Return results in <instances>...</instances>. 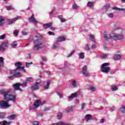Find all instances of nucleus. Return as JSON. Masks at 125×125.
<instances>
[{
  "mask_svg": "<svg viewBox=\"0 0 125 125\" xmlns=\"http://www.w3.org/2000/svg\"><path fill=\"white\" fill-rule=\"evenodd\" d=\"M0 93L2 95L4 100L0 101V107L1 109H7L10 107L8 104L9 101L16 102V96L12 95L10 90L2 89L0 90Z\"/></svg>",
  "mask_w": 125,
  "mask_h": 125,
  "instance_id": "obj_1",
  "label": "nucleus"
},
{
  "mask_svg": "<svg viewBox=\"0 0 125 125\" xmlns=\"http://www.w3.org/2000/svg\"><path fill=\"white\" fill-rule=\"evenodd\" d=\"M35 38L36 40L34 42L33 50L35 51H38L40 49L44 47V44L40 41V40H42V36L40 34L35 36Z\"/></svg>",
  "mask_w": 125,
  "mask_h": 125,
  "instance_id": "obj_2",
  "label": "nucleus"
},
{
  "mask_svg": "<svg viewBox=\"0 0 125 125\" xmlns=\"http://www.w3.org/2000/svg\"><path fill=\"white\" fill-rule=\"evenodd\" d=\"M118 32H120V34L113 33L112 36H113V40L115 41H118L120 40L124 39V34H123V29L120 28L118 30Z\"/></svg>",
  "mask_w": 125,
  "mask_h": 125,
  "instance_id": "obj_3",
  "label": "nucleus"
},
{
  "mask_svg": "<svg viewBox=\"0 0 125 125\" xmlns=\"http://www.w3.org/2000/svg\"><path fill=\"white\" fill-rule=\"evenodd\" d=\"M110 65V63L109 62H105L102 65V67L101 68V70L103 73H104V74H108L109 73V71H110V67H109V66Z\"/></svg>",
  "mask_w": 125,
  "mask_h": 125,
  "instance_id": "obj_4",
  "label": "nucleus"
},
{
  "mask_svg": "<svg viewBox=\"0 0 125 125\" xmlns=\"http://www.w3.org/2000/svg\"><path fill=\"white\" fill-rule=\"evenodd\" d=\"M15 66L16 67H17L16 68V70H19L20 71H21V72H23V73H26V69H24V66H22V63L20 62H16L15 63Z\"/></svg>",
  "mask_w": 125,
  "mask_h": 125,
  "instance_id": "obj_5",
  "label": "nucleus"
},
{
  "mask_svg": "<svg viewBox=\"0 0 125 125\" xmlns=\"http://www.w3.org/2000/svg\"><path fill=\"white\" fill-rule=\"evenodd\" d=\"M113 33H111L109 34L107 32H104V38L105 41H109V40H114V36H113Z\"/></svg>",
  "mask_w": 125,
  "mask_h": 125,
  "instance_id": "obj_6",
  "label": "nucleus"
},
{
  "mask_svg": "<svg viewBox=\"0 0 125 125\" xmlns=\"http://www.w3.org/2000/svg\"><path fill=\"white\" fill-rule=\"evenodd\" d=\"M46 103V101H43L42 102L40 100H36L34 103V106H35V108H38V107H40L41 105H43L44 104H45Z\"/></svg>",
  "mask_w": 125,
  "mask_h": 125,
  "instance_id": "obj_7",
  "label": "nucleus"
},
{
  "mask_svg": "<svg viewBox=\"0 0 125 125\" xmlns=\"http://www.w3.org/2000/svg\"><path fill=\"white\" fill-rule=\"evenodd\" d=\"M10 73L13 75L15 78H21V73L18 71V69L11 70Z\"/></svg>",
  "mask_w": 125,
  "mask_h": 125,
  "instance_id": "obj_8",
  "label": "nucleus"
},
{
  "mask_svg": "<svg viewBox=\"0 0 125 125\" xmlns=\"http://www.w3.org/2000/svg\"><path fill=\"white\" fill-rule=\"evenodd\" d=\"M41 80H38V82H36V83L34 84V85H32L31 86V90L33 91H35V90H38V89H39V85L41 84Z\"/></svg>",
  "mask_w": 125,
  "mask_h": 125,
  "instance_id": "obj_9",
  "label": "nucleus"
},
{
  "mask_svg": "<svg viewBox=\"0 0 125 125\" xmlns=\"http://www.w3.org/2000/svg\"><path fill=\"white\" fill-rule=\"evenodd\" d=\"M21 19V16H18L13 19H7L6 21L8 23V25H10V24H12L13 22H15V21H17V20H19V19Z\"/></svg>",
  "mask_w": 125,
  "mask_h": 125,
  "instance_id": "obj_10",
  "label": "nucleus"
},
{
  "mask_svg": "<svg viewBox=\"0 0 125 125\" xmlns=\"http://www.w3.org/2000/svg\"><path fill=\"white\" fill-rule=\"evenodd\" d=\"M82 74L85 77H88L89 76V73L87 71V66L84 65L82 68Z\"/></svg>",
  "mask_w": 125,
  "mask_h": 125,
  "instance_id": "obj_11",
  "label": "nucleus"
},
{
  "mask_svg": "<svg viewBox=\"0 0 125 125\" xmlns=\"http://www.w3.org/2000/svg\"><path fill=\"white\" fill-rule=\"evenodd\" d=\"M79 95V92H76L75 93H72L70 96L67 97V99H69V101H71L74 98H76Z\"/></svg>",
  "mask_w": 125,
  "mask_h": 125,
  "instance_id": "obj_12",
  "label": "nucleus"
},
{
  "mask_svg": "<svg viewBox=\"0 0 125 125\" xmlns=\"http://www.w3.org/2000/svg\"><path fill=\"white\" fill-rule=\"evenodd\" d=\"M20 83H16L13 85V87L15 90H19V91H22V89L20 88Z\"/></svg>",
  "mask_w": 125,
  "mask_h": 125,
  "instance_id": "obj_13",
  "label": "nucleus"
},
{
  "mask_svg": "<svg viewBox=\"0 0 125 125\" xmlns=\"http://www.w3.org/2000/svg\"><path fill=\"white\" fill-rule=\"evenodd\" d=\"M65 41H66V38L64 36H60L57 39L56 42H62Z\"/></svg>",
  "mask_w": 125,
  "mask_h": 125,
  "instance_id": "obj_14",
  "label": "nucleus"
},
{
  "mask_svg": "<svg viewBox=\"0 0 125 125\" xmlns=\"http://www.w3.org/2000/svg\"><path fill=\"white\" fill-rule=\"evenodd\" d=\"M28 21L30 22H32V23H35V24H37L38 23V21H36V19H35V17H34V14H32L31 16V17H30L28 19Z\"/></svg>",
  "mask_w": 125,
  "mask_h": 125,
  "instance_id": "obj_15",
  "label": "nucleus"
},
{
  "mask_svg": "<svg viewBox=\"0 0 125 125\" xmlns=\"http://www.w3.org/2000/svg\"><path fill=\"white\" fill-rule=\"evenodd\" d=\"M71 83L72 86H73L74 88H77V87L79 86V84L77 83V81L76 80H73L71 81Z\"/></svg>",
  "mask_w": 125,
  "mask_h": 125,
  "instance_id": "obj_16",
  "label": "nucleus"
},
{
  "mask_svg": "<svg viewBox=\"0 0 125 125\" xmlns=\"http://www.w3.org/2000/svg\"><path fill=\"white\" fill-rule=\"evenodd\" d=\"M5 20V18L4 17L0 16V27H2L3 25H4V23H3V21Z\"/></svg>",
  "mask_w": 125,
  "mask_h": 125,
  "instance_id": "obj_17",
  "label": "nucleus"
},
{
  "mask_svg": "<svg viewBox=\"0 0 125 125\" xmlns=\"http://www.w3.org/2000/svg\"><path fill=\"white\" fill-rule=\"evenodd\" d=\"M84 119L86 122H88L90 120H92V115L90 114H87L85 116Z\"/></svg>",
  "mask_w": 125,
  "mask_h": 125,
  "instance_id": "obj_18",
  "label": "nucleus"
},
{
  "mask_svg": "<svg viewBox=\"0 0 125 125\" xmlns=\"http://www.w3.org/2000/svg\"><path fill=\"white\" fill-rule=\"evenodd\" d=\"M52 125H71V124L70 123H66L64 122H61L58 123L52 124Z\"/></svg>",
  "mask_w": 125,
  "mask_h": 125,
  "instance_id": "obj_19",
  "label": "nucleus"
},
{
  "mask_svg": "<svg viewBox=\"0 0 125 125\" xmlns=\"http://www.w3.org/2000/svg\"><path fill=\"white\" fill-rule=\"evenodd\" d=\"M43 26H44V29H48V28H49V27H51V26H52V22H48L47 23H44Z\"/></svg>",
  "mask_w": 125,
  "mask_h": 125,
  "instance_id": "obj_20",
  "label": "nucleus"
},
{
  "mask_svg": "<svg viewBox=\"0 0 125 125\" xmlns=\"http://www.w3.org/2000/svg\"><path fill=\"white\" fill-rule=\"evenodd\" d=\"M112 9H113V10H118V11H124V12H125V8H120L117 7H113Z\"/></svg>",
  "mask_w": 125,
  "mask_h": 125,
  "instance_id": "obj_21",
  "label": "nucleus"
},
{
  "mask_svg": "<svg viewBox=\"0 0 125 125\" xmlns=\"http://www.w3.org/2000/svg\"><path fill=\"white\" fill-rule=\"evenodd\" d=\"M122 58V56L120 54H115L114 56V60H120Z\"/></svg>",
  "mask_w": 125,
  "mask_h": 125,
  "instance_id": "obj_22",
  "label": "nucleus"
},
{
  "mask_svg": "<svg viewBox=\"0 0 125 125\" xmlns=\"http://www.w3.org/2000/svg\"><path fill=\"white\" fill-rule=\"evenodd\" d=\"M51 83V81L50 80L47 82L46 84L44 86V89H48V88H49V85Z\"/></svg>",
  "mask_w": 125,
  "mask_h": 125,
  "instance_id": "obj_23",
  "label": "nucleus"
},
{
  "mask_svg": "<svg viewBox=\"0 0 125 125\" xmlns=\"http://www.w3.org/2000/svg\"><path fill=\"white\" fill-rule=\"evenodd\" d=\"M109 8H110V4H106L105 6H104L102 8V10L107 11L108 9H109Z\"/></svg>",
  "mask_w": 125,
  "mask_h": 125,
  "instance_id": "obj_24",
  "label": "nucleus"
},
{
  "mask_svg": "<svg viewBox=\"0 0 125 125\" xmlns=\"http://www.w3.org/2000/svg\"><path fill=\"white\" fill-rule=\"evenodd\" d=\"M78 57L80 59H83L84 58V53L81 52L79 53Z\"/></svg>",
  "mask_w": 125,
  "mask_h": 125,
  "instance_id": "obj_25",
  "label": "nucleus"
},
{
  "mask_svg": "<svg viewBox=\"0 0 125 125\" xmlns=\"http://www.w3.org/2000/svg\"><path fill=\"white\" fill-rule=\"evenodd\" d=\"M89 89L91 91H96V88L93 86H89Z\"/></svg>",
  "mask_w": 125,
  "mask_h": 125,
  "instance_id": "obj_26",
  "label": "nucleus"
},
{
  "mask_svg": "<svg viewBox=\"0 0 125 125\" xmlns=\"http://www.w3.org/2000/svg\"><path fill=\"white\" fill-rule=\"evenodd\" d=\"M94 4V3H93V2L89 1L87 2V6L88 7H92V6H93Z\"/></svg>",
  "mask_w": 125,
  "mask_h": 125,
  "instance_id": "obj_27",
  "label": "nucleus"
},
{
  "mask_svg": "<svg viewBox=\"0 0 125 125\" xmlns=\"http://www.w3.org/2000/svg\"><path fill=\"white\" fill-rule=\"evenodd\" d=\"M15 118H16V115H15V114H12L9 116L8 119H9V120H14Z\"/></svg>",
  "mask_w": 125,
  "mask_h": 125,
  "instance_id": "obj_28",
  "label": "nucleus"
},
{
  "mask_svg": "<svg viewBox=\"0 0 125 125\" xmlns=\"http://www.w3.org/2000/svg\"><path fill=\"white\" fill-rule=\"evenodd\" d=\"M57 47H58V42H57V41H56V42H55L53 45V48L54 49H56V48H57Z\"/></svg>",
  "mask_w": 125,
  "mask_h": 125,
  "instance_id": "obj_29",
  "label": "nucleus"
},
{
  "mask_svg": "<svg viewBox=\"0 0 125 125\" xmlns=\"http://www.w3.org/2000/svg\"><path fill=\"white\" fill-rule=\"evenodd\" d=\"M63 117V115L62 113H58L57 114V118L59 120H61L62 119V117Z\"/></svg>",
  "mask_w": 125,
  "mask_h": 125,
  "instance_id": "obj_30",
  "label": "nucleus"
},
{
  "mask_svg": "<svg viewBox=\"0 0 125 125\" xmlns=\"http://www.w3.org/2000/svg\"><path fill=\"white\" fill-rule=\"evenodd\" d=\"M1 125H10V122H8L6 121H4L2 122Z\"/></svg>",
  "mask_w": 125,
  "mask_h": 125,
  "instance_id": "obj_31",
  "label": "nucleus"
},
{
  "mask_svg": "<svg viewBox=\"0 0 125 125\" xmlns=\"http://www.w3.org/2000/svg\"><path fill=\"white\" fill-rule=\"evenodd\" d=\"M57 95H58L60 99L63 98V93L60 92H56Z\"/></svg>",
  "mask_w": 125,
  "mask_h": 125,
  "instance_id": "obj_32",
  "label": "nucleus"
},
{
  "mask_svg": "<svg viewBox=\"0 0 125 125\" xmlns=\"http://www.w3.org/2000/svg\"><path fill=\"white\" fill-rule=\"evenodd\" d=\"M1 45L4 46L5 48L7 47V46H8V42H3L1 44Z\"/></svg>",
  "mask_w": 125,
  "mask_h": 125,
  "instance_id": "obj_33",
  "label": "nucleus"
},
{
  "mask_svg": "<svg viewBox=\"0 0 125 125\" xmlns=\"http://www.w3.org/2000/svg\"><path fill=\"white\" fill-rule=\"evenodd\" d=\"M111 90L112 91H116V90H118V86L115 85L112 86V87H111Z\"/></svg>",
  "mask_w": 125,
  "mask_h": 125,
  "instance_id": "obj_34",
  "label": "nucleus"
},
{
  "mask_svg": "<svg viewBox=\"0 0 125 125\" xmlns=\"http://www.w3.org/2000/svg\"><path fill=\"white\" fill-rule=\"evenodd\" d=\"M72 8H73V9H78V5L76 4L75 2H74L72 5Z\"/></svg>",
  "mask_w": 125,
  "mask_h": 125,
  "instance_id": "obj_35",
  "label": "nucleus"
},
{
  "mask_svg": "<svg viewBox=\"0 0 125 125\" xmlns=\"http://www.w3.org/2000/svg\"><path fill=\"white\" fill-rule=\"evenodd\" d=\"M120 111L121 112V113H125V106H122L120 108Z\"/></svg>",
  "mask_w": 125,
  "mask_h": 125,
  "instance_id": "obj_36",
  "label": "nucleus"
},
{
  "mask_svg": "<svg viewBox=\"0 0 125 125\" xmlns=\"http://www.w3.org/2000/svg\"><path fill=\"white\" fill-rule=\"evenodd\" d=\"M20 86H22L23 87H26L27 86V82H24L23 83H20Z\"/></svg>",
  "mask_w": 125,
  "mask_h": 125,
  "instance_id": "obj_37",
  "label": "nucleus"
},
{
  "mask_svg": "<svg viewBox=\"0 0 125 125\" xmlns=\"http://www.w3.org/2000/svg\"><path fill=\"white\" fill-rule=\"evenodd\" d=\"M75 52H76V50H73L72 52L70 53L67 56V57H71V56H73V55L75 54Z\"/></svg>",
  "mask_w": 125,
  "mask_h": 125,
  "instance_id": "obj_38",
  "label": "nucleus"
},
{
  "mask_svg": "<svg viewBox=\"0 0 125 125\" xmlns=\"http://www.w3.org/2000/svg\"><path fill=\"white\" fill-rule=\"evenodd\" d=\"M11 46L12 47H16L17 46V42H14L12 44H11Z\"/></svg>",
  "mask_w": 125,
  "mask_h": 125,
  "instance_id": "obj_39",
  "label": "nucleus"
},
{
  "mask_svg": "<svg viewBox=\"0 0 125 125\" xmlns=\"http://www.w3.org/2000/svg\"><path fill=\"white\" fill-rule=\"evenodd\" d=\"M34 80H33V78L32 77H28L26 78V82H30L31 83H33Z\"/></svg>",
  "mask_w": 125,
  "mask_h": 125,
  "instance_id": "obj_40",
  "label": "nucleus"
},
{
  "mask_svg": "<svg viewBox=\"0 0 125 125\" xmlns=\"http://www.w3.org/2000/svg\"><path fill=\"white\" fill-rule=\"evenodd\" d=\"M32 64H33V62H26L25 67H26V68H29V67H30V65H32Z\"/></svg>",
  "mask_w": 125,
  "mask_h": 125,
  "instance_id": "obj_41",
  "label": "nucleus"
},
{
  "mask_svg": "<svg viewBox=\"0 0 125 125\" xmlns=\"http://www.w3.org/2000/svg\"><path fill=\"white\" fill-rule=\"evenodd\" d=\"M68 107L69 108V110H70V112H72V111L74 110V108H76V106L72 105Z\"/></svg>",
  "mask_w": 125,
  "mask_h": 125,
  "instance_id": "obj_42",
  "label": "nucleus"
},
{
  "mask_svg": "<svg viewBox=\"0 0 125 125\" xmlns=\"http://www.w3.org/2000/svg\"><path fill=\"white\" fill-rule=\"evenodd\" d=\"M5 50V48L2 45H0V51L3 52Z\"/></svg>",
  "mask_w": 125,
  "mask_h": 125,
  "instance_id": "obj_43",
  "label": "nucleus"
},
{
  "mask_svg": "<svg viewBox=\"0 0 125 125\" xmlns=\"http://www.w3.org/2000/svg\"><path fill=\"white\" fill-rule=\"evenodd\" d=\"M85 106H86V104H85V103H82L81 104V109L83 110V109L85 108Z\"/></svg>",
  "mask_w": 125,
  "mask_h": 125,
  "instance_id": "obj_44",
  "label": "nucleus"
},
{
  "mask_svg": "<svg viewBox=\"0 0 125 125\" xmlns=\"http://www.w3.org/2000/svg\"><path fill=\"white\" fill-rule=\"evenodd\" d=\"M35 109H37L36 107H35V106H29V111H34V110Z\"/></svg>",
  "mask_w": 125,
  "mask_h": 125,
  "instance_id": "obj_45",
  "label": "nucleus"
},
{
  "mask_svg": "<svg viewBox=\"0 0 125 125\" xmlns=\"http://www.w3.org/2000/svg\"><path fill=\"white\" fill-rule=\"evenodd\" d=\"M18 33H19V31L17 30H16L14 31L13 34L14 36H18Z\"/></svg>",
  "mask_w": 125,
  "mask_h": 125,
  "instance_id": "obj_46",
  "label": "nucleus"
},
{
  "mask_svg": "<svg viewBox=\"0 0 125 125\" xmlns=\"http://www.w3.org/2000/svg\"><path fill=\"white\" fill-rule=\"evenodd\" d=\"M85 49L86 50H89L90 49V47H89V45L88 44H85Z\"/></svg>",
  "mask_w": 125,
  "mask_h": 125,
  "instance_id": "obj_47",
  "label": "nucleus"
},
{
  "mask_svg": "<svg viewBox=\"0 0 125 125\" xmlns=\"http://www.w3.org/2000/svg\"><path fill=\"white\" fill-rule=\"evenodd\" d=\"M48 34L49 35V36H55V33L51 31H49Z\"/></svg>",
  "mask_w": 125,
  "mask_h": 125,
  "instance_id": "obj_48",
  "label": "nucleus"
},
{
  "mask_svg": "<svg viewBox=\"0 0 125 125\" xmlns=\"http://www.w3.org/2000/svg\"><path fill=\"white\" fill-rule=\"evenodd\" d=\"M4 39H5V34L0 36V40H4Z\"/></svg>",
  "mask_w": 125,
  "mask_h": 125,
  "instance_id": "obj_49",
  "label": "nucleus"
},
{
  "mask_svg": "<svg viewBox=\"0 0 125 125\" xmlns=\"http://www.w3.org/2000/svg\"><path fill=\"white\" fill-rule=\"evenodd\" d=\"M89 37H90V40H91V41H92V42H95L94 37H93V36L92 35L90 34L89 35Z\"/></svg>",
  "mask_w": 125,
  "mask_h": 125,
  "instance_id": "obj_50",
  "label": "nucleus"
},
{
  "mask_svg": "<svg viewBox=\"0 0 125 125\" xmlns=\"http://www.w3.org/2000/svg\"><path fill=\"white\" fill-rule=\"evenodd\" d=\"M107 58H108V55L105 54V55H103L102 56V58L103 59H106Z\"/></svg>",
  "mask_w": 125,
  "mask_h": 125,
  "instance_id": "obj_51",
  "label": "nucleus"
},
{
  "mask_svg": "<svg viewBox=\"0 0 125 125\" xmlns=\"http://www.w3.org/2000/svg\"><path fill=\"white\" fill-rule=\"evenodd\" d=\"M7 10H11L13 8L11 6H8L6 7Z\"/></svg>",
  "mask_w": 125,
  "mask_h": 125,
  "instance_id": "obj_52",
  "label": "nucleus"
},
{
  "mask_svg": "<svg viewBox=\"0 0 125 125\" xmlns=\"http://www.w3.org/2000/svg\"><path fill=\"white\" fill-rule=\"evenodd\" d=\"M108 17L109 18H113L114 17V14L113 13H110L108 15Z\"/></svg>",
  "mask_w": 125,
  "mask_h": 125,
  "instance_id": "obj_53",
  "label": "nucleus"
},
{
  "mask_svg": "<svg viewBox=\"0 0 125 125\" xmlns=\"http://www.w3.org/2000/svg\"><path fill=\"white\" fill-rule=\"evenodd\" d=\"M75 103L76 104H80V100L78 99L75 100Z\"/></svg>",
  "mask_w": 125,
  "mask_h": 125,
  "instance_id": "obj_54",
  "label": "nucleus"
},
{
  "mask_svg": "<svg viewBox=\"0 0 125 125\" xmlns=\"http://www.w3.org/2000/svg\"><path fill=\"white\" fill-rule=\"evenodd\" d=\"M33 125H40V123L37 121H35L33 123Z\"/></svg>",
  "mask_w": 125,
  "mask_h": 125,
  "instance_id": "obj_55",
  "label": "nucleus"
},
{
  "mask_svg": "<svg viewBox=\"0 0 125 125\" xmlns=\"http://www.w3.org/2000/svg\"><path fill=\"white\" fill-rule=\"evenodd\" d=\"M14 78H15V77L14 76V75H13V76H11L9 77V79L12 80H14Z\"/></svg>",
  "mask_w": 125,
  "mask_h": 125,
  "instance_id": "obj_56",
  "label": "nucleus"
},
{
  "mask_svg": "<svg viewBox=\"0 0 125 125\" xmlns=\"http://www.w3.org/2000/svg\"><path fill=\"white\" fill-rule=\"evenodd\" d=\"M49 110H50V107H45L43 111L44 112L46 111H49Z\"/></svg>",
  "mask_w": 125,
  "mask_h": 125,
  "instance_id": "obj_57",
  "label": "nucleus"
},
{
  "mask_svg": "<svg viewBox=\"0 0 125 125\" xmlns=\"http://www.w3.org/2000/svg\"><path fill=\"white\" fill-rule=\"evenodd\" d=\"M28 34H29V33L25 31H22V32L23 36H26V35H28Z\"/></svg>",
  "mask_w": 125,
  "mask_h": 125,
  "instance_id": "obj_58",
  "label": "nucleus"
},
{
  "mask_svg": "<svg viewBox=\"0 0 125 125\" xmlns=\"http://www.w3.org/2000/svg\"><path fill=\"white\" fill-rule=\"evenodd\" d=\"M66 21H67V20H66V19L62 18L61 20V22H62V23H63V22H66Z\"/></svg>",
  "mask_w": 125,
  "mask_h": 125,
  "instance_id": "obj_59",
  "label": "nucleus"
},
{
  "mask_svg": "<svg viewBox=\"0 0 125 125\" xmlns=\"http://www.w3.org/2000/svg\"><path fill=\"white\" fill-rule=\"evenodd\" d=\"M65 111L66 113H69V112H71V111L70 110V108L69 107H67L66 109H65Z\"/></svg>",
  "mask_w": 125,
  "mask_h": 125,
  "instance_id": "obj_60",
  "label": "nucleus"
},
{
  "mask_svg": "<svg viewBox=\"0 0 125 125\" xmlns=\"http://www.w3.org/2000/svg\"><path fill=\"white\" fill-rule=\"evenodd\" d=\"M117 70H111L110 71V73L111 75H112V74H115V73H116Z\"/></svg>",
  "mask_w": 125,
  "mask_h": 125,
  "instance_id": "obj_61",
  "label": "nucleus"
},
{
  "mask_svg": "<svg viewBox=\"0 0 125 125\" xmlns=\"http://www.w3.org/2000/svg\"><path fill=\"white\" fill-rule=\"evenodd\" d=\"M58 18L59 20H61V19H63V16L62 15H60L58 17Z\"/></svg>",
  "mask_w": 125,
  "mask_h": 125,
  "instance_id": "obj_62",
  "label": "nucleus"
},
{
  "mask_svg": "<svg viewBox=\"0 0 125 125\" xmlns=\"http://www.w3.org/2000/svg\"><path fill=\"white\" fill-rule=\"evenodd\" d=\"M4 118V115L3 114H0V119H3Z\"/></svg>",
  "mask_w": 125,
  "mask_h": 125,
  "instance_id": "obj_63",
  "label": "nucleus"
},
{
  "mask_svg": "<svg viewBox=\"0 0 125 125\" xmlns=\"http://www.w3.org/2000/svg\"><path fill=\"white\" fill-rule=\"evenodd\" d=\"M109 110H111V111H115V106H113L112 107H111Z\"/></svg>",
  "mask_w": 125,
  "mask_h": 125,
  "instance_id": "obj_64",
  "label": "nucleus"
}]
</instances>
